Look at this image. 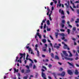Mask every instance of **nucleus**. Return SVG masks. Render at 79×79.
I'll list each match as a JSON object with an SVG mask.
<instances>
[{
	"label": "nucleus",
	"instance_id": "1",
	"mask_svg": "<svg viewBox=\"0 0 79 79\" xmlns=\"http://www.w3.org/2000/svg\"><path fill=\"white\" fill-rule=\"evenodd\" d=\"M19 54V56H20V57L19 59V60H20L19 62L20 63H22V61H21L20 60L23 58V56L24 58H25V56H26V53H20Z\"/></svg>",
	"mask_w": 79,
	"mask_h": 79
},
{
	"label": "nucleus",
	"instance_id": "2",
	"mask_svg": "<svg viewBox=\"0 0 79 79\" xmlns=\"http://www.w3.org/2000/svg\"><path fill=\"white\" fill-rule=\"evenodd\" d=\"M45 71V70L43 69H41V76L44 78V79H47L45 73H44V72Z\"/></svg>",
	"mask_w": 79,
	"mask_h": 79
},
{
	"label": "nucleus",
	"instance_id": "3",
	"mask_svg": "<svg viewBox=\"0 0 79 79\" xmlns=\"http://www.w3.org/2000/svg\"><path fill=\"white\" fill-rule=\"evenodd\" d=\"M26 48L27 49H28V52L29 53H30V52L31 51V54H34V53L32 52V49L29 48V46H26Z\"/></svg>",
	"mask_w": 79,
	"mask_h": 79
},
{
	"label": "nucleus",
	"instance_id": "4",
	"mask_svg": "<svg viewBox=\"0 0 79 79\" xmlns=\"http://www.w3.org/2000/svg\"><path fill=\"white\" fill-rule=\"evenodd\" d=\"M37 35H38V36L39 37V38L40 39H41V35H39V32L36 33V34L35 35V39H36L37 36Z\"/></svg>",
	"mask_w": 79,
	"mask_h": 79
},
{
	"label": "nucleus",
	"instance_id": "5",
	"mask_svg": "<svg viewBox=\"0 0 79 79\" xmlns=\"http://www.w3.org/2000/svg\"><path fill=\"white\" fill-rule=\"evenodd\" d=\"M67 73L69 75H72L73 73V72L71 70H67Z\"/></svg>",
	"mask_w": 79,
	"mask_h": 79
},
{
	"label": "nucleus",
	"instance_id": "6",
	"mask_svg": "<svg viewBox=\"0 0 79 79\" xmlns=\"http://www.w3.org/2000/svg\"><path fill=\"white\" fill-rule=\"evenodd\" d=\"M63 53L64 55L66 56H68V54L67 53H66V51H63Z\"/></svg>",
	"mask_w": 79,
	"mask_h": 79
},
{
	"label": "nucleus",
	"instance_id": "7",
	"mask_svg": "<svg viewBox=\"0 0 79 79\" xmlns=\"http://www.w3.org/2000/svg\"><path fill=\"white\" fill-rule=\"evenodd\" d=\"M65 74H66V73H65V72L63 71L60 74L61 76H64V75H65Z\"/></svg>",
	"mask_w": 79,
	"mask_h": 79
},
{
	"label": "nucleus",
	"instance_id": "8",
	"mask_svg": "<svg viewBox=\"0 0 79 79\" xmlns=\"http://www.w3.org/2000/svg\"><path fill=\"white\" fill-rule=\"evenodd\" d=\"M63 48L64 49H67V48H68V46L66 44H65L63 47Z\"/></svg>",
	"mask_w": 79,
	"mask_h": 79
},
{
	"label": "nucleus",
	"instance_id": "9",
	"mask_svg": "<svg viewBox=\"0 0 79 79\" xmlns=\"http://www.w3.org/2000/svg\"><path fill=\"white\" fill-rule=\"evenodd\" d=\"M75 74L76 75H77L78 74H79V72H78V71L76 69L75 70Z\"/></svg>",
	"mask_w": 79,
	"mask_h": 79
},
{
	"label": "nucleus",
	"instance_id": "10",
	"mask_svg": "<svg viewBox=\"0 0 79 79\" xmlns=\"http://www.w3.org/2000/svg\"><path fill=\"white\" fill-rule=\"evenodd\" d=\"M54 58L55 60H59V57L57 55L55 56V58Z\"/></svg>",
	"mask_w": 79,
	"mask_h": 79
},
{
	"label": "nucleus",
	"instance_id": "11",
	"mask_svg": "<svg viewBox=\"0 0 79 79\" xmlns=\"http://www.w3.org/2000/svg\"><path fill=\"white\" fill-rule=\"evenodd\" d=\"M19 71V69H17V70H16V69L15 68L14 69V73H15L16 72L17 73H18Z\"/></svg>",
	"mask_w": 79,
	"mask_h": 79
},
{
	"label": "nucleus",
	"instance_id": "12",
	"mask_svg": "<svg viewBox=\"0 0 79 79\" xmlns=\"http://www.w3.org/2000/svg\"><path fill=\"white\" fill-rule=\"evenodd\" d=\"M67 32L68 33V34H69L70 32H71V30L69 29H67Z\"/></svg>",
	"mask_w": 79,
	"mask_h": 79
},
{
	"label": "nucleus",
	"instance_id": "13",
	"mask_svg": "<svg viewBox=\"0 0 79 79\" xmlns=\"http://www.w3.org/2000/svg\"><path fill=\"white\" fill-rule=\"evenodd\" d=\"M42 41H43V43H44V44H45V43H46L47 40H46V39H43Z\"/></svg>",
	"mask_w": 79,
	"mask_h": 79
},
{
	"label": "nucleus",
	"instance_id": "14",
	"mask_svg": "<svg viewBox=\"0 0 79 79\" xmlns=\"http://www.w3.org/2000/svg\"><path fill=\"white\" fill-rule=\"evenodd\" d=\"M56 38H57L58 35V32L56 33H55Z\"/></svg>",
	"mask_w": 79,
	"mask_h": 79
},
{
	"label": "nucleus",
	"instance_id": "15",
	"mask_svg": "<svg viewBox=\"0 0 79 79\" xmlns=\"http://www.w3.org/2000/svg\"><path fill=\"white\" fill-rule=\"evenodd\" d=\"M68 64L69 65H70V66H72V67H73V68H74V65H73V64H72L71 63H70V62H68Z\"/></svg>",
	"mask_w": 79,
	"mask_h": 79
},
{
	"label": "nucleus",
	"instance_id": "16",
	"mask_svg": "<svg viewBox=\"0 0 79 79\" xmlns=\"http://www.w3.org/2000/svg\"><path fill=\"white\" fill-rule=\"evenodd\" d=\"M51 56L52 58H54V54H53V53H51Z\"/></svg>",
	"mask_w": 79,
	"mask_h": 79
},
{
	"label": "nucleus",
	"instance_id": "17",
	"mask_svg": "<svg viewBox=\"0 0 79 79\" xmlns=\"http://www.w3.org/2000/svg\"><path fill=\"white\" fill-rule=\"evenodd\" d=\"M31 71V70L29 69H28L26 70V73H29Z\"/></svg>",
	"mask_w": 79,
	"mask_h": 79
},
{
	"label": "nucleus",
	"instance_id": "18",
	"mask_svg": "<svg viewBox=\"0 0 79 79\" xmlns=\"http://www.w3.org/2000/svg\"><path fill=\"white\" fill-rule=\"evenodd\" d=\"M37 56H39L40 54H39V51H37Z\"/></svg>",
	"mask_w": 79,
	"mask_h": 79
},
{
	"label": "nucleus",
	"instance_id": "19",
	"mask_svg": "<svg viewBox=\"0 0 79 79\" xmlns=\"http://www.w3.org/2000/svg\"><path fill=\"white\" fill-rule=\"evenodd\" d=\"M47 23L48 25H50V21H49V20H48L47 22Z\"/></svg>",
	"mask_w": 79,
	"mask_h": 79
},
{
	"label": "nucleus",
	"instance_id": "20",
	"mask_svg": "<svg viewBox=\"0 0 79 79\" xmlns=\"http://www.w3.org/2000/svg\"><path fill=\"white\" fill-rule=\"evenodd\" d=\"M28 77V76H25L23 77V79H27Z\"/></svg>",
	"mask_w": 79,
	"mask_h": 79
},
{
	"label": "nucleus",
	"instance_id": "21",
	"mask_svg": "<svg viewBox=\"0 0 79 79\" xmlns=\"http://www.w3.org/2000/svg\"><path fill=\"white\" fill-rule=\"evenodd\" d=\"M47 9L48 11V12L49 13H50V9H49V8H48V7H47Z\"/></svg>",
	"mask_w": 79,
	"mask_h": 79
},
{
	"label": "nucleus",
	"instance_id": "22",
	"mask_svg": "<svg viewBox=\"0 0 79 79\" xmlns=\"http://www.w3.org/2000/svg\"><path fill=\"white\" fill-rule=\"evenodd\" d=\"M61 14L62 15H64V11H63V10H61Z\"/></svg>",
	"mask_w": 79,
	"mask_h": 79
},
{
	"label": "nucleus",
	"instance_id": "23",
	"mask_svg": "<svg viewBox=\"0 0 79 79\" xmlns=\"http://www.w3.org/2000/svg\"><path fill=\"white\" fill-rule=\"evenodd\" d=\"M28 60H29L30 61L31 63H34V62L33 61H32V60H31V59L29 58Z\"/></svg>",
	"mask_w": 79,
	"mask_h": 79
},
{
	"label": "nucleus",
	"instance_id": "24",
	"mask_svg": "<svg viewBox=\"0 0 79 79\" xmlns=\"http://www.w3.org/2000/svg\"><path fill=\"white\" fill-rule=\"evenodd\" d=\"M73 59L72 58H68V60H69L70 61H73Z\"/></svg>",
	"mask_w": 79,
	"mask_h": 79
},
{
	"label": "nucleus",
	"instance_id": "25",
	"mask_svg": "<svg viewBox=\"0 0 79 79\" xmlns=\"http://www.w3.org/2000/svg\"><path fill=\"white\" fill-rule=\"evenodd\" d=\"M21 72L22 73H24V69H22L21 70Z\"/></svg>",
	"mask_w": 79,
	"mask_h": 79
},
{
	"label": "nucleus",
	"instance_id": "26",
	"mask_svg": "<svg viewBox=\"0 0 79 79\" xmlns=\"http://www.w3.org/2000/svg\"><path fill=\"white\" fill-rule=\"evenodd\" d=\"M33 69H34L35 68H36V66H35V64L33 65Z\"/></svg>",
	"mask_w": 79,
	"mask_h": 79
},
{
	"label": "nucleus",
	"instance_id": "27",
	"mask_svg": "<svg viewBox=\"0 0 79 79\" xmlns=\"http://www.w3.org/2000/svg\"><path fill=\"white\" fill-rule=\"evenodd\" d=\"M65 22H66L65 21V20H63L62 21V23H63V24L65 23Z\"/></svg>",
	"mask_w": 79,
	"mask_h": 79
},
{
	"label": "nucleus",
	"instance_id": "28",
	"mask_svg": "<svg viewBox=\"0 0 79 79\" xmlns=\"http://www.w3.org/2000/svg\"><path fill=\"white\" fill-rule=\"evenodd\" d=\"M47 20V19H44L42 21V23H45V21Z\"/></svg>",
	"mask_w": 79,
	"mask_h": 79
},
{
	"label": "nucleus",
	"instance_id": "29",
	"mask_svg": "<svg viewBox=\"0 0 79 79\" xmlns=\"http://www.w3.org/2000/svg\"><path fill=\"white\" fill-rule=\"evenodd\" d=\"M18 59H19V57H18V56H16V59L15 60V62H16V61H18Z\"/></svg>",
	"mask_w": 79,
	"mask_h": 79
},
{
	"label": "nucleus",
	"instance_id": "30",
	"mask_svg": "<svg viewBox=\"0 0 79 79\" xmlns=\"http://www.w3.org/2000/svg\"><path fill=\"white\" fill-rule=\"evenodd\" d=\"M72 39L74 41V42H75V41H76V39H75L74 38H72Z\"/></svg>",
	"mask_w": 79,
	"mask_h": 79
},
{
	"label": "nucleus",
	"instance_id": "31",
	"mask_svg": "<svg viewBox=\"0 0 79 79\" xmlns=\"http://www.w3.org/2000/svg\"><path fill=\"white\" fill-rule=\"evenodd\" d=\"M60 31H61V32H64V31H65V30L61 29L60 30Z\"/></svg>",
	"mask_w": 79,
	"mask_h": 79
},
{
	"label": "nucleus",
	"instance_id": "32",
	"mask_svg": "<svg viewBox=\"0 0 79 79\" xmlns=\"http://www.w3.org/2000/svg\"><path fill=\"white\" fill-rule=\"evenodd\" d=\"M51 30V29L50 28H47V31H50Z\"/></svg>",
	"mask_w": 79,
	"mask_h": 79
},
{
	"label": "nucleus",
	"instance_id": "33",
	"mask_svg": "<svg viewBox=\"0 0 79 79\" xmlns=\"http://www.w3.org/2000/svg\"><path fill=\"white\" fill-rule=\"evenodd\" d=\"M60 35H61V36H62V37H64L65 36V35L64 33H62L60 34Z\"/></svg>",
	"mask_w": 79,
	"mask_h": 79
},
{
	"label": "nucleus",
	"instance_id": "34",
	"mask_svg": "<svg viewBox=\"0 0 79 79\" xmlns=\"http://www.w3.org/2000/svg\"><path fill=\"white\" fill-rule=\"evenodd\" d=\"M26 68H27V69H29V66L28 65H26Z\"/></svg>",
	"mask_w": 79,
	"mask_h": 79
},
{
	"label": "nucleus",
	"instance_id": "35",
	"mask_svg": "<svg viewBox=\"0 0 79 79\" xmlns=\"http://www.w3.org/2000/svg\"><path fill=\"white\" fill-rule=\"evenodd\" d=\"M64 5H65V6H66V7L67 8H68V4H67V3H65Z\"/></svg>",
	"mask_w": 79,
	"mask_h": 79
},
{
	"label": "nucleus",
	"instance_id": "36",
	"mask_svg": "<svg viewBox=\"0 0 79 79\" xmlns=\"http://www.w3.org/2000/svg\"><path fill=\"white\" fill-rule=\"evenodd\" d=\"M49 53H51V48H49Z\"/></svg>",
	"mask_w": 79,
	"mask_h": 79
},
{
	"label": "nucleus",
	"instance_id": "37",
	"mask_svg": "<svg viewBox=\"0 0 79 79\" xmlns=\"http://www.w3.org/2000/svg\"><path fill=\"white\" fill-rule=\"evenodd\" d=\"M70 2L72 4V5H74V3H73V1H72L71 0H70Z\"/></svg>",
	"mask_w": 79,
	"mask_h": 79
},
{
	"label": "nucleus",
	"instance_id": "38",
	"mask_svg": "<svg viewBox=\"0 0 79 79\" xmlns=\"http://www.w3.org/2000/svg\"><path fill=\"white\" fill-rule=\"evenodd\" d=\"M32 63H30L29 65V67H32Z\"/></svg>",
	"mask_w": 79,
	"mask_h": 79
},
{
	"label": "nucleus",
	"instance_id": "39",
	"mask_svg": "<svg viewBox=\"0 0 79 79\" xmlns=\"http://www.w3.org/2000/svg\"><path fill=\"white\" fill-rule=\"evenodd\" d=\"M49 37L52 40H54V39H53V37L52 36V35H50Z\"/></svg>",
	"mask_w": 79,
	"mask_h": 79
},
{
	"label": "nucleus",
	"instance_id": "40",
	"mask_svg": "<svg viewBox=\"0 0 79 79\" xmlns=\"http://www.w3.org/2000/svg\"><path fill=\"white\" fill-rule=\"evenodd\" d=\"M76 27H74L73 28V30L74 31H76Z\"/></svg>",
	"mask_w": 79,
	"mask_h": 79
},
{
	"label": "nucleus",
	"instance_id": "41",
	"mask_svg": "<svg viewBox=\"0 0 79 79\" xmlns=\"http://www.w3.org/2000/svg\"><path fill=\"white\" fill-rule=\"evenodd\" d=\"M56 48H57V49H58V48H60V46H56Z\"/></svg>",
	"mask_w": 79,
	"mask_h": 79
},
{
	"label": "nucleus",
	"instance_id": "42",
	"mask_svg": "<svg viewBox=\"0 0 79 79\" xmlns=\"http://www.w3.org/2000/svg\"><path fill=\"white\" fill-rule=\"evenodd\" d=\"M74 21V19H73L72 18L71 19V22H73V21Z\"/></svg>",
	"mask_w": 79,
	"mask_h": 79
},
{
	"label": "nucleus",
	"instance_id": "43",
	"mask_svg": "<svg viewBox=\"0 0 79 79\" xmlns=\"http://www.w3.org/2000/svg\"><path fill=\"white\" fill-rule=\"evenodd\" d=\"M42 68H44V69H45L46 70H47V68H46V67H45L44 66H43Z\"/></svg>",
	"mask_w": 79,
	"mask_h": 79
},
{
	"label": "nucleus",
	"instance_id": "44",
	"mask_svg": "<svg viewBox=\"0 0 79 79\" xmlns=\"http://www.w3.org/2000/svg\"><path fill=\"white\" fill-rule=\"evenodd\" d=\"M46 28V24H45L44 27V29H45Z\"/></svg>",
	"mask_w": 79,
	"mask_h": 79
},
{
	"label": "nucleus",
	"instance_id": "45",
	"mask_svg": "<svg viewBox=\"0 0 79 79\" xmlns=\"http://www.w3.org/2000/svg\"><path fill=\"white\" fill-rule=\"evenodd\" d=\"M52 65L50 64H49V65H48V67H49V68H51V67H52Z\"/></svg>",
	"mask_w": 79,
	"mask_h": 79
},
{
	"label": "nucleus",
	"instance_id": "46",
	"mask_svg": "<svg viewBox=\"0 0 79 79\" xmlns=\"http://www.w3.org/2000/svg\"><path fill=\"white\" fill-rule=\"evenodd\" d=\"M68 26H69V27H70V28H72V26H71L70 24H69L68 25Z\"/></svg>",
	"mask_w": 79,
	"mask_h": 79
},
{
	"label": "nucleus",
	"instance_id": "47",
	"mask_svg": "<svg viewBox=\"0 0 79 79\" xmlns=\"http://www.w3.org/2000/svg\"><path fill=\"white\" fill-rule=\"evenodd\" d=\"M52 74H53L54 76H56V73H52Z\"/></svg>",
	"mask_w": 79,
	"mask_h": 79
},
{
	"label": "nucleus",
	"instance_id": "48",
	"mask_svg": "<svg viewBox=\"0 0 79 79\" xmlns=\"http://www.w3.org/2000/svg\"><path fill=\"white\" fill-rule=\"evenodd\" d=\"M35 50H36V51H38L39 50H38V49L37 48H35Z\"/></svg>",
	"mask_w": 79,
	"mask_h": 79
},
{
	"label": "nucleus",
	"instance_id": "49",
	"mask_svg": "<svg viewBox=\"0 0 79 79\" xmlns=\"http://www.w3.org/2000/svg\"><path fill=\"white\" fill-rule=\"evenodd\" d=\"M57 6H59V7H61V4H57Z\"/></svg>",
	"mask_w": 79,
	"mask_h": 79
},
{
	"label": "nucleus",
	"instance_id": "50",
	"mask_svg": "<svg viewBox=\"0 0 79 79\" xmlns=\"http://www.w3.org/2000/svg\"><path fill=\"white\" fill-rule=\"evenodd\" d=\"M79 59V58H78V57H77L75 59V60H77Z\"/></svg>",
	"mask_w": 79,
	"mask_h": 79
},
{
	"label": "nucleus",
	"instance_id": "51",
	"mask_svg": "<svg viewBox=\"0 0 79 79\" xmlns=\"http://www.w3.org/2000/svg\"><path fill=\"white\" fill-rule=\"evenodd\" d=\"M69 56L70 57H71L73 56V55H72V54L71 53H70V55Z\"/></svg>",
	"mask_w": 79,
	"mask_h": 79
},
{
	"label": "nucleus",
	"instance_id": "52",
	"mask_svg": "<svg viewBox=\"0 0 79 79\" xmlns=\"http://www.w3.org/2000/svg\"><path fill=\"white\" fill-rule=\"evenodd\" d=\"M65 18V16L64 15L62 16V17H61V18H62V19H64Z\"/></svg>",
	"mask_w": 79,
	"mask_h": 79
},
{
	"label": "nucleus",
	"instance_id": "53",
	"mask_svg": "<svg viewBox=\"0 0 79 79\" xmlns=\"http://www.w3.org/2000/svg\"><path fill=\"white\" fill-rule=\"evenodd\" d=\"M53 2H51L50 3V5H51V6H52V5H53Z\"/></svg>",
	"mask_w": 79,
	"mask_h": 79
},
{
	"label": "nucleus",
	"instance_id": "54",
	"mask_svg": "<svg viewBox=\"0 0 79 79\" xmlns=\"http://www.w3.org/2000/svg\"><path fill=\"white\" fill-rule=\"evenodd\" d=\"M68 58V57H64V58H65V60H68V58Z\"/></svg>",
	"mask_w": 79,
	"mask_h": 79
},
{
	"label": "nucleus",
	"instance_id": "55",
	"mask_svg": "<svg viewBox=\"0 0 79 79\" xmlns=\"http://www.w3.org/2000/svg\"><path fill=\"white\" fill-rule=\"evenodd\" d=\"M64 27V24H63L62 25L61 27L62 28H63V27Z\"/></svg>",
	"mask_w": 79,
	"mask_h": 79
},
{
	"label": "nucleus",
	"instance_id": "56",
	"mask_svg": "<svg viewBox=\"0 0 79 79\" xmlns=\"http://www.w3.org/2000/svg\"><path fill=\"white\" fill-rule=\"evenodd\" d=\"M48 79H52V77H50V76H48Z\"/></svg>",
	"mask_w": 79,
	"mask_h": 79
},
{
	"label": "nucleus",
	"instance_id": "57",
	"mask_svg": "<svg viewBox=\"0 0 79 79\" xmlns=\"http://www.w3.org/2000/svg\"><path fill=\"white\" fill-rule=\"evenodd\" d=\"M74 45H77V44L76 43V42L74 41Z\"/></svg>",
	"mask_w": 79,
	"mask_h": 79
},
{
	"label": "nucleus",
	"instance_id": "58",
	"mask_svg": "<svg viewBox=\"0 0 79 79\" xmlns=\"http://www.w3.org/2000/svg\"><path fill=\"white\" fill-rule=\"evenodd\" d=\"M66 12H67V13L68 15H69V11H67Z\"/></svg>",
	"mask_w": 79,
	"mask_h": 79
},
{
	"label": "nucleus",
	"instance_id": "59",
	"mask_svg": "<svg viewBox=\"0 0 79 79\" xmlns=\"http://www.w3.org/2000/svg\"><path fill=\"white\" fill-rule=\"evenodd\" d=\"M70 8L71 9V10H72V11H74V9H73L72 7H71V6H70Z\"/></svg>",
	"mask_w": 79,
	"mask_h": 79
},
{
	"label": "nucleus",
	"instance_id": "60",
	"mask_svg": "<svg viewBox=\"0 0 79 79\" xmlns=\"http://www.w3.org/2000/svg\"><path fill=\"white\" fill-rule=\"evenodd\" d=\"M65 39V37H64V36L63 37L61 38V39L62 40H64V39Z\"/></svg>",
	"mask_w": 79,
	"mask_h": 79
},
{
	"label": "nucleus",
	"instance_id": "61",
	"mask_svg": "<svg viewBox=\"0 0 79 79\" xmlns=\"http://www.w3.org/2000/svg\"><path fill=\"white\" fill-rule=\"evenodd\" d=\"M42 56L43 58H45V56L44 55H42Z\"/></svg>",
	"mask_w": 79,
	"mask_h": 79
},
{
	"label": "nucleus",
	"instance_id": "62",
	"mask_svg": "<svg viewBox=\"0 0 79 79\" xmlns=\"http://www.w3.org/2000/svg\"><path fill=\"white\" fill-rule=\"evenodd\" d=\"M58 64H60V65H61L62 64L59 62H58Z\"/></svg>",
	"mask_w": 79,
	"mask_h": 79
},
{
	"label": "nucleus",
	"instance_id": "63",
	"mask_svg": "<svg viewBox=\"0 0 79 79\" xmlns=\"http://www.w3.org/2000/svg\"><path fill=\"white\" fill-rule=\"evenodd\" d=\"M34 61L35 63H37V60H36L35 59L34 60Z\"/></svg>",
	"mask_w": 79,
	"mask_h": 79
},
{
	"label": "nucleus",
	"instance_id": "64",
	"mask_svg": "<svg viewBox=\"0 0 79 79\" xmlns=\"http://www.w3.org/2000/svg\"><path fill=\"white\" fill-rule=\"evenodd\" d=\"M77 12L78 14H79V9H78L77 10Z\"/></svg>",
	"mask_w": 79,
	"mask_h": 79
}]
</instances>
